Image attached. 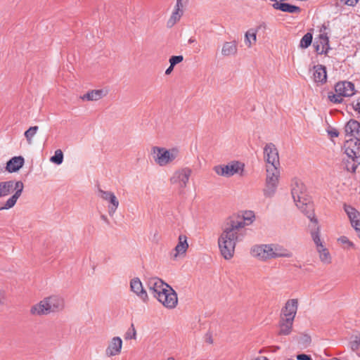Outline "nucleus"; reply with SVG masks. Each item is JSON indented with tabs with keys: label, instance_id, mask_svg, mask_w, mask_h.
Wrapping results in <instances>:
<instances>
[{
	"label": "nucleus",
	"instance_id": "f257e3e1",
	"mask_svg": "<svg viewBox=\"0 0 360 360\" xmlns=\"http://www.w3.org/2000/svg\"><path fill=\"white\" fill-rule=\"evenodd\" d=\"M254 219V212L245 211L243 214L232 216L226 221L218 239L221 254L225 259L233 257L236 243L245 235V227L251 224Z\"/></svg>",
	"mask_w": 360,
	"mask_h": 360
},
{
	"label": "nucleus",
	"instance_id": "f03ea898",
	"mask_svg": "<svg viewBox=\"0 0 360 360\" xmlns=\"http://www.w3.org/2000/svg\"><path fill=\"white\" fill-rule=\"evenodd\" d=\"M291 194L297 208L316 225L317 220L314 217L313 205L308 198L306 186L301 180L298 179H292Z\"/></svg>",
	"mask_w": 360,
	"mask_h": 360
},
{
	"label": "nucleus",
	"instance_id": "7ed1b4c3",
	"mask_svg": "<svg viewBox=\"0 0 360 360\" xmlns=\"http://www.w3.org/2000/svg\"><path fill=\"white\" fill-rule=\"evenodd\" d=\"M24 188V184L21 181H6L0 182V198L6 197L15 191L14 194L10 197L0 207V210H9L13 207L20 197Z\"/></svg>",
	"mask_w": 360,
	"mask_h": 360
},
{
	"label": "nucleus",
	"instance_id": "20e7f679",
	"mask_svg": "<svg viewBox=\"0 0 360 360\" xmlns=\"http://www.w3.org/2000/svg\"><path fill=\"white\" fill-rule=\"evenodd\" d=\"M151 155L154 162L160 167L172 164L179 155L177 148H166L154 146L151 149Z\"/></svg>",
	"mask_w": 360,
	"mask_h": 360
},
{
	"label": "nucleus",
	"instance_id": "39448f33",
	"mask_svg": "<svg viewBox=\"0 0 360 360\" xmlns=\"http://www.w3.org/2000/svg\"><path fill=\"white\" fill-rule=\"evenodd\" d=\"M280 166H266V182L264 195L271 198L276 193L280 178Z\"/></svg>",
	"mask_w": 360,
	"mask_h": 360
},
{
	"label": "nucleus",
	"instance_id": "423d86ee",
	"mask_svg": "<svg viewBox=\"0 0 360 360\" xmlns=\"http://www.w3.org/2000/svg\"><path fill=\"white\" fill-rule=\"evenodd\" d=\"M335 92L328 93V98L334 103H340L343 101V97H349L354 94V85L348 81L339 82L335 86Z\"/></svg>",
	"mask_w": 360,
	"mask_h": 360
},
{
	"label": "nucleus",
	"instance_id": "0eeeda50",
	"mask_svg": "<svg viewBox=\"0 0 360 360\" xmlns=\"http://www.w3.org/2000/svg\"><path fill=\"white\" fill-rule=\"evenodd\" d=\"M191 173L188 167L176 169L170 176L169 182L181 192L187 186Z\"/></svg>",
	"mask_w": 360,
	"mask_h": 360
},
{
	"label": "nucleus",
	"instance_id": "6e6552de",
	"mask_svg": "<svg viewBox=\"0 0 360 360\" xmlns=\"http://www.w3.org/2000/svg\"><path fill=\"white\" fill-rule=\"evenodd\" d=\"M245 165L239 161H231L225 165H217L214 167V172L222 176H232L235 174L242 175Z\"/></svg>",
	"mask_w": 360,
	"mask_h": 360
},
{
	"label": "nucleus",
	"instance_id": "1a4fd4ad",
	"mask_svg": "<svg viewBox=\"0 0 360 360\" xmlns=\"http://www.w3.org/2000/svg\"><path fill=\"white\" fill-rule=\"evenodd\" d=\"M156 299L169 309L175 308L178 304L177 294L170 285Z\"/></svg>",
	"mask_w": 360,
	"mask_h": 360
},
{
	"label": "nucleus",
	"instance_id": "9d476101",
	"mask_svg": "<svg viewBox=\"0 0 360 360\" xmlns=\"http://www.w3.org/2000/svg\"><path fill=\"white\" fill-rule=\"evenodd\" d=\"M98 196L108 203V212L110 217H112L116 212L120 202L115 193L112 191H103L99 189Z\"/></svg>",
	"mask_w": 360,
	"mask_h": 360
},
{
	"label": "nucleus",
	"instance_id": "9b49d317",
	"mask_svg": "<svg viewBox=\"0 0 360 360\" xmlns=\"http://www.w3.org/2000/svg\"><path fill=\"white\" fill-rule=\"evenodd\" d=\"M123 341L119 336H114L109 339L105 349V355L108 358L119 356L122 350Z\"/></svg>",
	"mask_w": 360,
	"mask_h": 360
},
{
	"label": "nucleus",
	"instance_id": "f8f14e48",
	"mask_svg": "<svg viewBox=\"0 0 360 360\" xmlns=\"http://www.w3.org/2000/svg\"><path fill=\"white\" fill-rule=\"evenodd\" d=\"M250 255L257 260L266 262L271 259V244L256 245L251 248Z\"/></svg>",
	"mask_w": 360,
	"mask_h": 360
},
{
	"label": "nucleus",
	"instance_id": "ddd939ff",
	"mask_svg": "<svg viewBox=\"0 0 360 360\" xmlns=\"http://www.w3.org/2000/svg\"><path fill=\"white\" fill-rule=\"evenodd\" d=\"M264 158L266 162V166H280L278 152L274 144H266L264 148Z\"/></svg>",
	"mask_w": 360,
	"mask_h": 360
},
{
	"label": "nucleus",
	"instance_id": "4468645a",
	"mask_svg": "<svg viewBox=\"0 0 360 360\" xmlns=\"http://www.w3.org/2000/svg\"><path fill=\"white\" fill-rule=\"evenodd\" d=\"M130 290L136 295L144 303L148 302L149 298L147 291L143 288L142 282L137 278H133L130 281Z\"/></svg>",
	"mask_w": 360,
	"mask_h": 360
},
{
	"label": "nucleus",
	"instance_id": "2eb2a0df",
	"mask_svg": "<svg viewBox=\"0 0 360 360\" xmlns=\"http://www.w3.org/2000/svg\"><path fill=\"white\" fill-rule=\"evenodd\" d=\"M147 286L153 296L158 298L159 295L163 292L169 285L160 278L153 277L148 279Z\"/></svg>",
	"mask_w": 360,
	"mask_h": 360
},
{
	"label": "nucleus",
	"instance_id": "dca6fc26",
	"mask_svg": "<svg viewBox=\"0 0 360 360\" xmlns=\"http://www.w3.org/2000/svg\"><path fill=\"white\" fill-rule=\"evenodd\" d=\"M50 314L59 312L65 308L64 299L58 295H51L45 297Z\"/></svg>",
	"mask_w": 360,
	"mask_h": 360
},
{
	"label": "nucleus",
	"instance_id": "f3484780",
	"mask_svg": "<svg viewBox=\"0 0 360 360\" xmlns=\"http://www.w3.org/2000/svg\"><path fill=\"white\" fill-rule=\"evenodd\" d=\"M298 308V300L290 299L288 300L282 309L281 317L294 320Z\"/></svg>",
	"mask_w": 360,
	"mask_h": 360
},
{
	"label": "nucleus",
	"instance_id": "a211bd4d",
	"mask_svg": "<svg viewBox=\"0 0 360 360\" xmlns=\"http://www.w3.org/2000/svg\"><path fill=\"white\" fill-rule=\"evenodd\" d=\"M343 208L354 230L360 229V212L349 205L345 204Z\"/></svg>",
	"mask_w": 360,
	"mask_h": 360
},
{
	"label": "nucleus",
	"instance_id": "6ab92c4d",
	"mask_svg": "<svg viewBox=\"0 0 360 360\" xmlns=\"http://www.w3.org/2000/svg\"><path fill=\"white\" fill-rule=\"evenodd\" d=\"M266 24L262 22L256 28L249 29L245 34V44L247 47L251 48L257 41V33L261 29H266Z\"/></svg>",
	"mask_w": 360,
	"mask_h": 360
},
{
	"label": "nucleus",
	"instance_id": "aec40b11",
	"mask_svg": "<svg viewBox=\"0 0 360 360\" xmlns=\"http://www.w3.org/2000/svg\"><path fill=\"white\" fill-rule=\"evenodd\" d=\"M30 314L34 316H41L50 314V311L48 308V303H46L45 297L30 307Z\"/></svg>",
	"mask_w": 360,
	"mask_h": 360
},
{
	"label": "nucleus",
	"instance_id": "412c9836",
	"mask_svg": "<svg viewBox=\"0 0 360 360\" xmlns=\"http://www.w3.org/2000/svg\"><path fill=\"white\" fill-rule=\"evenodd\" d=\"M271 259L278 257L291 258L293 253L278 244H271Z\"/></svg>",
	"mask_w": 360,
	"mask_h": 360
},
{
	"label": "nucleus",
	"instance_id": "4be33fe9",
	"mask_svg": "<svg viewBox=\"0 0 360 360\" xmlns=\"http://www.w3.org/2000/svg\"><path fill=\"white\" fill-rule=\"evenodd\" d=\"M108 91L105 89L89 91L80 97L82 101H97L107 96Z\"/></svg>",
	"mask_w": 360,
	"mask_h": 360
},
{
	"label": "nucleus",
	"instance_id": "5701e85b",
	"mask_svg": "<svg viewBox=\"0 0 360 360\" xmlns=\"http://www.w3.org/2000/svg\"><path fill=\"white\" fill-rule=\"evenodd\" d=\"M316 51L320 53H327L329 48V39L326 33L320 34L314 42Z\"/></svg>",
	"mask_w": 360,
	"mask_h": 360
},
{
	"label": "nucleus",
	"instance_id": "b1692460",
	"mask_svg": "<svg viewBox=\"0 0 360 360\" xmlns=\"http://www.w3.org/2000/svg\"><path fill=\"white\" fill-rule=\"evenodd\" d=\"M313 79L318 84H323L326 82L327 73L326 67L322 65H317L313 68Z\"/></svg>",
	"mask_w": 360,
	"mask_h": 360
},
{
	"label": "nucleus",
	"instance_id": "393cba45",
	"mask_svg": "<svg viewBox=\"0 0 360 360\" xmlns=\"http://www.w3.org/2000/svg\"><path fill=\"white\" fill-rule=\"evenodd\" d=\"M25 160L22 156H15L9 160L6 163V169L10 173L15 172L22 167Z\"/></svg>",
	"mask_w": 360,
	"mask_h": 360
},
{
	"label": "nucleus",
	"instance_id": "a878e982",
	"mask_svg": "<svg viewBox=\"0 0 360 360\" xmlns=\"http://www.w3.org/2000/svg\"><path fill=\"white\" fill-rule=\"evenodd\" d=\"M345 131L347 136H360V124L359 122L351 120L345 127Z\"/></svg>",
	"mask_w": 360,
	"mask_h": 360
},
{
	"label": "nucleus",
	"instance_id": "bb28decb",
	"mask_svg": "<svg viewBox=\"0 0 360 360\" xmlns=\"http://www.w3.org/2000/svg\"><path fill=\"white\" fill-rule=\"evenodd\" d=\"M238 51L237 42L236 41H226L221 48V55L224 57L233 56Z\"/></svg>",
	"mask_w": 360,
	"mask_h": 360
},
{
	"label": "nucleus",
	"instance_id": "cd10ccee",
	"mask_svg": "<svg viewBox=\"0 0 360 360\" xmlns=\"http://www.w3.org/2000/svg\"><path fill=\"white\" fill-rule=\"evenodd\" d=\"M293 321L294 320L281 317L278 335H288L290 334L292 330Z\"/></svg>",
	"mask_w": 360,
	"mask_h": 360
},
{
	"label": "nucleus",
	"instance_id": "c85d7f7f",
	"mask_svg": "<svg viewBox=\"0 0 360 360\" xmlns=\"http://www.w3.org/2000/svg\"><path fill=\"white\" fill-rule=\"evenodd\" d=\"M273 7L275 9L289 13H296L300 11V7L287 3H283V1L281 3H274L273 4Z\"/></svg>",
	"mask_w": 360,
	"mask_h": 360
},
{
	"label": "nucleus",
	"instance_id": "c756f323",
	"mask_svg": "<svg viewBox=\"0 0 360 360\" xmlns=\"http://www.w3.org/2000/svg\"><path fill=\"white\" fill-rule=\"evenodd\" d=\"M188 248V244L187 243V238L184 235H180L179 236V243L175 248V255L174 257H177L179 255L184 254Z\"/></svg>",
	"mask_w": 360,
	"mask_h": 360
},
{
	"label": "nucleus",
	"instance_id": "7c9ffc66",
	"mask_svg": "<svg viewBox=\"0 0 360 360\" xmlns=\"http://www.w3.org/2000/svg\"><path fill=\"white\" fill-rule=\"evenodd\" d=\"M317 252L319 254V258L322 262L325 264H330L331 262L330 255L323 245H319V248L317 249Z\"/></svg>",
	"mask_w": 360,
	"mask_h": 360
},
{
	"label": "nucleus",
	"instance_id": "2f4dec72",
	"mask_svg": "<svg viewBox=\"0 0 360 360\" xmlns=\"http://www.w3.org/2000/svg\"><path fill=\"white\" fill-rule=\"evenodd\" d=\"M184 13V11H173L172 15L167 22L168 27H172L177 22H179Z\"/></svg>",
	"mask_w": 360,
	"mask_h": 360
},
{
	"label": "nucleus",
	"instance_id": "473e14b6",
	"mask_svg": "<svg viewBox=\"0 0 360 360\" xmlns=\"http://www.w3.org/2000/svg\"><path fill=\"white\" fill-rule=\"evenodd\" d=\"M39 127L37 126L30 127L27 130L25 131V137L28 144H32L33 142V138L38 131Z\"/></svg>",
	"mask_w": 360,
	"mask_h": 360
},
{
	"label": "nucleus",
	"instance_id": "72a5a7b5",
	"mask_svg": "<svg viewBox=\"0 0 360 360\" xmlns=\"http://www.w3.org/2000/svg\"><path fill=\"white\" fill-rule=\"evenodd\" d=\"M50 161L56 165L62 164L63 161V153L62 150L60 149L56 150L54 155L51 157Z\"/></svg>",
	"mask_w": 360,
	"mask_h": 360
},
{
	"label": "nucleus",
	"instance_id": "f704fd0d",
	"mask_svg": "<svg viewBox=\"0 0 360 360\" xmlns=\"http://www.w3.org/2000/svg\"><path fill=\"white\" fill-rule=\"evenodd\" d=\"M311 41L312 34L310 33H307L301 39L300 46L302 48L306 49L311 44Z\"/></svg>",
	"mask_w": 360,
	"mask_h": 360
},
{
	"label": "nucleus",
	"instance_id": "c9c22d12",
	"mask_svg": "<svg viewBox=\"0 0 360 360\" xmlns=\"http://www.w3.org/2000/svg\"><path fill=\"white\" fill-rule=\"evenodd\" d=\"M338 242L345 245V248H355V245L347 236H341L338 238Z\"/></svg>",
	"mask_w": 360,
	"mask_h": 360
},
{
	"label": "nucleus",
	"instance_id": "e433bc0d",
	"mask_svg": "<svg viewBox=\"0 0 360 360\" xmlns=\"http://www.w3.org/2000/svg\"><path fill=\"white\" fill-rule=\"evenodd\" d=\"M126 340H136V330L134 324L131 325V327L125 333Z\"/></svg>",
	"mask_w": 360,
	"mask_h": 360
},
{
	"label": "nucleus",
	"instance_id": "4c0bfd02",
	"mask_svg": "<svg viewBox=\"0 0 360 360\" xmlns=\"http://www.w3.org/2000/svg\"><path fill=\"white\" fill-rule=\"evenodd\" d=\"M311 234L312 239H313L314 243L316 244V250H317L319 248V245H323V243L321 240L320 236H319V229L317 228L316 231H311Z\"/></svg>",
	"mask_w": 360,
	"mask_h": 360
},
{
	"label": "nucleus",
	"instance_id": "58836bf2",
	"mask_svg": "<svg viewBox=\"0 0 360 360\" xmlns=\"http://www.w3.org/2000/svg\"><path fill=\"white\" fill-rule=\"evenodd\" d=\"M356 150H357L356 151H354L353 149L350 148L349 147L346 148V153H347V155L349 157L352 158V160H354V159L355 158H357L359 155H360V150H359V148H357Z\"/></svg>",
	"mask_w": 360,
	"mask_h": 360
},
{
	"label": "nucleus",
	"instance_id": "ea45409f",
	"mask_svg": "<svg viewBox=\"0 0 360 360\" xmlns=\"http://www.w3.org/2000/svg\"><path fill=\"white\" fill-rule=\"evenodd\" d=\"M184 60L182 56H174L169 58V63L172 64V67H174L176 65L180 63Z\"/></svg>",
	"mask_w": 360,
	"mask_h": 360
},
{
	"label": "nucleus",
	"instance_id": "a19ab883",
	"mask_svg": "<svg viewBox=\"0 0 360 360\" xmlns=\"http://www.w3.org/2000/svg\"><path fill=\"white\" fill-rule=\"evenodd\" d=\"M310 342H311V337L309 335L304 334L300 337V343H301L304 347L308 346Z\"/></svg>",
	"mask_w": 360,
	"mask_h": 360
},
{
	"label": "nucleus",
	"instance_id": "79ce46f5",
	"mask_svg": "<svg viewBox=\"0 0 360 360\" xmlns=\"http://www.w3.org/2000/svg\"><path fill=\"white\" fill-rule=\"evenodd\" d=\"M351 347L353 350L360 347V335L354 338V340L351 342Z\"/></svg>",
	"mask_w": 360,
	"mask_h": 360
},
{
	"label": "nucleus",
	"instance_id": "37998d69",
	"mask_svg": "<svg viewBox=\"0 0 360 360\" xmlns=\"http://www.w3.org/2000/svg\"><path fill=\"white\" fill-rule=\"evenodd\" d=\"M183 7H184V5H183L182 0H176V3L174 10L177 11H184Z\"/></svg>",
	"mask_w": 360,
	"mask_h": 360
},
{
	"label": "nucleus",
	"instance_id": "c03bdc74",
	"mask_svg": "<svg viewBox=\"0 0 360 360\" xmlns=\"http://www.w3.org/2000/svg\"><path fill=\"white\" fill-rule=\"evenodd\" d=\"M297 360H311V358L309 355L302 354H298L297 356Z\"/></svg>",
	"mask_w": 360,
	"mask_h": 360
},
{
	"label": "nucleus",
	"instance_id": "a18cd8bd",
	"mask_svg": "<svg viewBox=\"0 0 360 360\" xmlns=\"http://www.w3.org/2000/svg\"><path fill=\"white\" fill-rule=\"evenodd\" d=\"M341 2L347 6H354L359 0H340Z\"/></svg>",
	"mask_w": 360,
	"mask_h": 360
},
{
	"label": "nucleus",
	"instance_id": "49530a36",
	"mask_svg": "<svg viewBox=\"0 0 360 360\" xmlns=\"http://www.w3.org/2000/svg\"><path fill=\"white\" fill-rule=\"evenodd\" d=\"M353 107L355 111L360 113V97L356 101V102L353 104Z\"/></svg>",
	"mask_w": 360,
	"mask_h": 360
},
{
	"label": "nucleus",
	"instance_id": "de8ad7c7",
	"mask_svg": "<svg viewBox=\"0 0 360 360\" xmlns=\"http://www.w3.org/2000/svg\"><path fill=\"white\" fill-rule=\"evenodd\" d=\"M356 165H355L354 163H352L350 168L347 167V170H349L352 172H354L356 171Z\"/></svg>",
	"mask_w": 360,
	"mask_h": 360
},
{
	"label": "nucleus",
	"instance_id": "09e8293b",
	"mask_svg": "<svg viewBox=\"0 0 360 360\" xmlns=\"http://www.w3.org/2000/svg\"><path fill=\"white\" fill-rule=\"evenodd\" d=\"M174 67H172V64H170L169 67L165 70L166 75H169L173 71Z\"/></svg>",
	"mask_w": 360,
	"mask_h": 360
},
{
	"label": "nucleus",
	"instance_id": "8fccbe9b",
	"mask_svg": "<svg viewBox=\"0 0 360 360\" xmlns=\"http://www.w3.org/2000/svg\"><path fill=\"white\" fill-rule=\"evenodd\" d=\"M206 342L210 343V344H212V337L209 335H207L206 337Z\"/></svg>",
	"mask_w": 360,
	"mask_h": 360
},
{
	"label": "nucleus",
	"instance_id": "3c124183",
	"mask_svg": "<svg viewBox=\"0 0 360 360\" xmlns=\"http://www.w3.org/2000/svg\"><path fill=\"white\" fill-rule=\"evenodd\" d=\"M330 134H331L332 136L337 137L338 136V133L337 131H331Z\"/></svg>",
	"mask_w": 360,
	"mask_h": 360
},
{
	"label": "nucleus",
	"instance_id": "603ef678",
	"mask_svg": "<svg viewBox=\"0 0 360 360\" xmlns=\"http://www.w3.org/2000/svg\"><path fill=\"white\" fill-rule=\"evenodd\" d=\"M356 233V235L360 239V228L357 230H355Z\"/></svg>",
	"mask_w": 360,
	"mask_h": 360
},
{
	"label": "nucleus",
	"instance_id": "864d4df0",
	"mask_svg": "<svg viewBox=\"0 0 360 360\" xmlns=\"http://www.w3.org/2000/svg\"><path fill=\"white\" fill-rule=\"evenodd\" d=\"M195 41V39L193 38H190L188 39V43L191 44V43H193Z\"/></svg>",
	"mask_w": 360,
	"mask_h": 360
},
{
	"label": "nucleus",
	"instance_id": "5fc2aeb1",
	"mask_svg": "<svg viewBox=\"0 0 360 360\" xmlns=\"http://www.w3.org/2000/svg\"><path fill=\"white\" fill-rule=\"evenodd\" d=\"M101 218H102L103 220H105V221L107 219V218H106V217H105V215H102V216H101Z\"/></svg>",
	"mask_w": 360,
	"mask_h": 360
},
{
	"label": "nucleus",
	"instance_id": "6e6d98bb",
	"mask_svg": "<svg viewBox=\"0 0 360 360\" xmlns=\"http://www.w3.org/2000/svg\"><path fill=\"white\" fill-rule=\"evenodd\" d=\"M167 360H174L172 357H169Z\"/></svg>",
	"mask_w": 360,
	"mask_h": 360
},
{
	"label": "nucleus",
	"instance_id": "4d7b16f0",
	"mask_svg": "<svg viewBox=\"0 0 360 360\" xmlns=\"http://www.w3.org/2000/svg\"><path fill=\"white\" fill-rule=\"evenodd\" d=\"M331 360H340V359L338 358H333V359H331Z\"/></svg>",
	"mask_w": 360,
	"mask_h": 360
}]
</instances>
